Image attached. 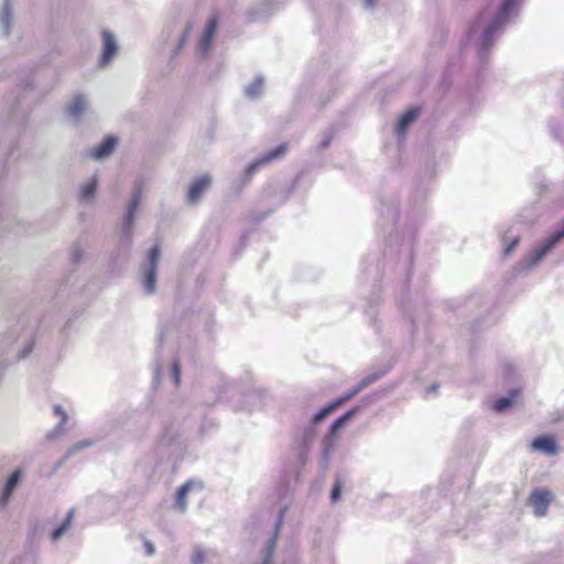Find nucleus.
<instances>
[{"mask_svg": "<svg viewBox=\"0 0 564 564\" xmlns=\"http://www.w3.org/2000/svg\"><path fill=\"white\" fill-rule=\"evenodd\" d=\"M12 10L10 0H3L0 9V28L4 35H8L11 30Z\"/></svg>", "mask_w": 564, "mask_h": 564, "instance_id": "nucleus-16", "label": "nucleus"}, {"mask_svg": "<svg viewBox=\"0 0 564 564\" xmlns=\"http://www.w3.org/2000/svg\"><path fill=\"white\" fill-rule=\"evenodd\" d=\"M188 37H186V35H183L181 36L175 50H174V54H176L185 44V42L187 41Z\"/></svg>", "mask_w": 564, "mask_h": 564, "instance_id": "nucleus-35", "label": "nucleus"}, {"mask_svg": "<svg viewBox=\"0 0 564 564\" xmlns=\"http://www.w3.org/2000/svg\"><path fill=\"white\" fill-rule=\"evenodd\" d=\"M25 471L22 468L13 470L4 482L2 494L0 496V507H3L9 501L13 491L19 487L24 478Z\"/></svg>", "mask_w": 564, "mask_h": 564, "instance_id": "nucleus-9", "label": "nucleus"}, {"mask_svg": "<svg viewBox=\"0 0 564 564\" xmlns=\"http://www.w3.org/2000/svg\"><path fill=\"white\" fill-rule=\"evenodd\" d=\"M160 259L161 249L159 246H154L149 250L145 260L140 267V283L148 295H152L156 291L158 267Z\"/></svg>", "mask_w": 564, "mask_h": 564, "instance_id": "nucleus-3", "label": "nucleus"}, {"mask_svg": "<svg viewBox=\"0 0 564 564\" xmlns=\"http://www.w3.org/2000/svg\"><path fill=\"white\" fill-rule=\"evenodd\" d=\"M381 377L380 373H372V375H369L367 377H365L358 384H357V388L362 391L365 388H367L368 386L372 384L373 382H376L377 380H379V378Z\"/></svg>", "mask_w": 564, "mask_h": 564, "instance_id": "nucleus-25", "label": "nucleus"}, {"mask_svg": "<svg viewBox=\"0 0 564 564\" xmlns=\"http://www.w3.org/2000/svg\"><path fill=\"white\" fill-rule=\"evenodd\" d=\"M330 448H332V442L330 441H326L325 442V447H324V464H325V466L328 463Z\"/></svg>", "mask_w": 564, "mask_h": 564, "instance_id": "nucleus-32", "label": "nucleus"}, {"mask_svg": "<svg viewBox=\"0 0 564 564\" xmlns=\"http://www.w3.org/2000/svg\"><path fill=\"white\" fill-rule=\"evenodd\" d=\"M117 145L115 137H107L98 147L89 151V155L95 160H104L108 158Z\"/></svg>", "mask_w": 564, "mask_h": 564, "instance_id": "nucleus-13", "label": "nucleus"}, {"mask_svg": "<svg viewBox=\"0 0 564 564\" xmlns=\"http://www.w3.org/2000/svg\"><path fill=\"white\" fill-rule=\"evenodd\" d=\"M119 52V44L113 35L108 30L101 32V55L99 58V66L101 68L107 67L111 64Z\"/></svg>", "mask_w": 564, "mask_h": 564, "instance_id": "nucleus-6", "label": "nucleus"}, {"mask_svg": "<svg viewBox=\"0 0 564 564\" xmlns=\"http://www.w3.org/2000/svg\"><path fill=\"white\" fill-rule=\"evenodd\" d=\"M53 411L56 415L61 416V421L59 423L54 427L53 431H51L48 434H47V437L48 438H54L56 436H58L59 434L63 433V429H64V425L66 424L67 422V413L64 411V409L62 408V405L59 404H56L54 405L53 408Z\"/></svg>", "mask_w": 564, "mask_h": 564, "instance_id": "nucleus-20", "label": "nucleus"}, {"mask_svg": "<svg viewBox=\"0 0 564 564\" xmlns=\"http://www.w3.org/2000/svg\"><path fill=\"white\" fill-rule=\"evenodd\" d=\"M359 392H360V390L356 386L354 389H351L345 395H343L339 399H337L336 401H334V404H336V406L338 408L339 405L344 404L345 402H347L350 399H352L354 397H356Z\"/></svg>", "mask_w": 564, "mask_h": 564, "instance_id": "nucleus-27", "label": "nucleus"}, {"mask_svg": "<svg viewBox=\"0 0 564 564\" xmlns=\"http://www.w3.org/2000/svg\"><path fill=\"white\" fill-rule=\"evenodd\" d=\"M88 101L84 95H76L66 106L65 113L73 120L78 121L87 109Z\"/></svg>", "mask_w": 564, "mask_h": 564, "instance_id": "nucleus-10", "label": "nucleus"}, {"mask_svg": "<svg viewBox=\"0 0 564 564\" xmlns=\"http://www.w3.org/2000/svg\"><path fill=\"white\" fill-rule=\"evenodd\" d=\"M210 183L212 178L208 175H202L194 180L187 193V200L189 203L198 202L204 192L209 187Z\"/></svg>", "mask_w": 564, "mask_h": 564, "instance_id": "nucleus-12", "label": "nucleus"}, {"mask_svg": "<svg viewBox=\"0 0 564 564\" xmlns=\"http://www.w3.org/2000/svg\"><path fill=\"white\" fill-rule=\"evenodd\" d=\"M552 500V495L546 490L535 489L532 491L529 502L536 517H544Z\"/></svg>", "mask_w": 564, "mask_h": 564, "instance_id": "nucleus-8", "label": "nucleus"}, {"mask_svg": "<svg viewBox=\"0 0 564 564\" xmlns=\"http://www.w3.org/2000/svg\"><path fill=\"white\" fill-rule=\"evenodd\" d=\"M143 182L138 180L133 183L132 195L127 203L126 212L120 221V239L129 242L133 235V228L137 219L138 209L142 200Z\"/></svg>", "mask_w": 564, "mask_h": 564, "instance_id": "nucleus-2", "label": "nucleus"}, {"mask_svg": "<svg viewBox=\"0 0 564 564\" xmlns=\"http://www.w3.org/2000/svg\"><path fill=\"white\" fill-rule=\"evenodd\" d=\"M534 452H540L545 455L552 456L558 453V446L555 440L551 436H540L534 438L530 445Z\"/></svg>", "mask_w": 564, "mask_h": 564, "instance_id": "nucleus-11", "label": "nucleus"}, {"mask_svg": "<svg viewBox=\"0 0 564 564\" xmlns=\"http://www.w3.org/2000/svg\"><path fill=\"white\" fill-rule=\"evenodd\" d=\"M217 25V20L215 18L207 22L197 45V55L199 58H206L209 55L212 41L216 34Z\"/></svg>", "mask_w": 564, "mask_h": 564, "instance_id": "nucleus-7", "label": "nucleus"}, {"mask_svg": "<svg viewBox=\"0 0 564 564\" xmlns=\"http://www.w3.org/2000/svg\"><path fill=\"white\" fill-rule=\"evenodd\" d=\"M520 2L521 0H505L494 15L484 11L477 17L469 30V34L471 35L478 30H482L479 41V54L481 57L492 46L508 20L518 13Z\"/></svg>", "mask_w": 564, "mask_h": 564, "instance_id": "nucleus-1", "label": "nucleus"}, {"mask_svg": "<svg viewBox=\"0 0 564 564\" xmlns=\"http://www.w3.org/2000/svg\"><path fill=\"white\" fill-rule=\"evenodd\" d=\"M93 442L90 440L80 441L76 444H74L67 452V456L73 455L88 446H90Z\"/></svg>", "mask_w": 564, "mask_h": 564, "instance_id": "nucleus-28", "label": "nucleus"}, {"mask_svg": "<svg viewBox=\"0 0 564 564\" xmlns=\"http://www.w3.org/2000/svg\"><path fill=\"white\" fill-rule=\"evenodd\" d=\"M364 6L367 9H372L376 6V0H364Z\"/></svg>", "mask_w": 564, "mask_h": 564, "instance_id": "nucleus-39", "label": "nucleus"}, {"mask_svg": "<svg viewBox=\"0 0 564 564\" xmlns=\"http://www.w3.org/2000/svg\"><path fill=\"white\" fill-rule=\"evenodd\" d=\"M275 545H276V534L268 541L265 550L262 552L261 564H271Z\"/></svg>", "mask_w": 564, "mask_h": 564, "instance_id": "nucleus-23", "label": "nucleus"}, {"mask_svg": "<svg viewBox=\"0 0 564 564\" xmlns=\"http://www.w3.org/2000/svg\"><path fill=\"white\" fill-rule=\"evenodd\" d=\"M518 243H519V239H518V238L513 239V240H512V241H511V242L506 247V249H505V253H506V254H509V253L513 250V248H516V246H517Z\"/></svg>", "mask_w": 564, "mask_h": 564, "instance_id": "nucleus-34", "label": "nucleus"}, {"mask_svg": "<svg viewBox=\"0 0 564 564\" xmlns=\"http://www.w3.org/2000/svg\"><path fill=\"white\" fill-rule=\"evenodd\" d=\"M419 117L417 109L408 110L399 120L397 126V133L399 137L405 133L406 129L413 123Z\"/></svg>", "mask_w": 564, "mask_h": 564, "instance_id": "nucleus-17", "label": "nucleus"}, {"mask_svg": "<svg viewBox=\"0 0 564 564\" xmlns=\"http://www.w3.org/2000/svg\"><path fill=\"white\" fill-rule=\"evenodd\" d=\"M98 186V176L91 175L79 187V199L86 203L94 200Z\"/></svg>", "mask_w": 564, "mask_h": 564, "instance_id": "nucleus-14", "label": "nucleus"}, {"mask_svg": "<svg viewBox=\"0 0 564 564\" xmlns=\"http://www.w3.org/2000/svg\"><path fill=\"white\" fill-rule=\"evenodd\" d=\"M170 372L174 383L177 386L180 383V364L177 361H173Z\"/></svg>", "mask_w": 564, "mask_h": 564, "instance_id": "nucleus-31", "label": "nucleus"}, {"mask_svg": "<svg viewBox=\"0 0 564 564\" xmlns=\"http://www.w3.org/2000/svg\"><path fill=\"white\" fill-rule=\"evenodd\" d=\"M359 411V408L356 406L349 411H347L345 414L336 419L332 426H330V437H334L338 431H340L352 417L354 415Z\"/></svg>", "mask_w": 564, "mask_h": 564, "instance_id": "nucleus-18", "label": "nucleus"}, {"mask_svg": "<svg viewBox=\"0 0 564 564\" xmlns=\"http://www.w3.org/2000/svg\"><path fill=\"white\" fill-rule=\"evenodd\" d=\"M161 375H162V370H161L160 368H158V369L155 370V377H156V378H160V377H161Z\"/></svg>", "mask_w": 564, "mask_h": 564, "instance_id": "nucleus-40", "label": "nucleus"}, {"mask_svg": "<svg viewBox=\"0 0 564 564\" xmlns=\"http://www.w3.org/2000/svg\"><path fill=\"white\" fill-rule=\"evenodd\" d=\"M193 29H194V24H193L191 21H188V22L186 23V25H185V29H184L183 35H186V37H188V36H189V34L192 33Z\"/></svg>", "mask_w": 564, "mask_h": 564, "instance_id": "nucleus-36", "label": "nucleus"}, {"mask_svg": "<svg viewBox=\"0 0 564 564\" xmlns=\"http://www.w3.org/2000/svg\"><path fill=\"white\" fill-rule=\"evenodd\" d=\"M337 409L336 404L330 403L327 406L323 408L321 411H318L316 414H314L311 419V422L313 424H317L322 422L327 415H329L332 412H334Z\"/></svg>", "mask_w": 564, "mask_h": 564, "instance_id": "nucleus-24", "label": "nucleus"}, {"mask_svg": "<svg viewBox=\"0 0 564 564\" xmlns=\"http://www.w3.org/2000/svg\"><path fill=\"white\" fill-rule=\"evenodd\" d=\"M195 487L199 489L202 488L200 484L188 480L177 489L175 495V505L182 512H185L187 509V494Z\"/></svg>", "mask_w": 564, "mask_h": 564, "instance_id": "nucleus-15", "label": "nucleus"}, {"mask_svg": "<svg viewBox=\"0 0 564 564\" xmlns=\"http://www.w3.org/2000/svg\"><path fill=\"white\" fill-rule=\"evenodd\" d=\"M288 145L282 143L269 152L257 158L252 163L248 164L242 174V182L247 183L249 180L264 165L272 161L280 160L285 155Z\"/></svg>", "mask_w": 564, "mask_h": 564, "instance_id": "nucleus-5", "label": "nucleus"}, {"mask_svg": "<svg viewBox=\"0 0 564 564\" xmlns=\"http://www.w3.org/2000/svg\"><path fill=\"white\" fill-rule=\"evenodd\" d=\"M73 518H74V510L72 509V510L68 511L67 517L63 521V523L52 532V539L54 541H57L58 539H61L65 534V532L70 527Z\"/></svg>", "mask_w": 564, "mask_h": 564, "instance_id": "nucleus-22", "label": "nucleus"}, {"mask_svg": "<svg viewBox=\"0 0 564 564\" xmlns=\"http://www.w3.org/2000/svg\"><path fill=\"white\" fill-rule=\"evenodd\" d=\"M145 550L148 555H153L155 551L154 545L150 542H145Z\"/></svg>", "mask_w": 564, "mask_h": 564, "instance_id": "nucleus-38", "label": "nucleus"}, {"mask_svg": "<svg viewBox=\"0 0 564 564\" xmlns=\"http://www.w3.org/2000/svg\"><path fill=\"white\" fill-rule=\"evenodd\" d=\"M564 238V228L552 234L542 245H540L531 254L522 260L521 265L524 270H531L538 265L547 253Z\"/></svg>", "mask_w": 564, "mask_h": 564, "instance_id": "nucleus-4", "label": "nucleus"}, {"mask_svg": "<svg viewBox=\"0 0 564 564\" xmlns=\"http://www.w3.org/2000/svg\"><path fill=\"white\" fill-rule=\"evenodd\" d=\"M517 397H518V391H512L509 393V395L498 399L494 403L492 409L496 412H505L516 402Z\"/></svg>", "mask_w": 564, "mask_h": 564, "instance_id": "nucleus-21", "label": "nucleus"}, {"mask_svg": "<svg viewBox=\"0 0 564 564\" xmlns=\"http://www.w3.org/2000/svg\"><path fill=\"white\" fill-rule=\"evenodd\" d=\"M206 557V552L199 547L196 546L192 554V563L193 564H203Z\"/></svg>", "mask_w": 564, "mask_h": 564, "instance_id": "nucleus-26", "label": "nucleus"}, {"mask_svg": "<svg viewBox=\"0 0 564 564\" xmlns=\"http://www.w3.org/2000/svg\"><path fill=\"white\" fill-rule=\"evenodd\" d=\"M264 78L258 75L254 80L245 88V95L249 99H256L261 96L263 89Z\"/></svg>", "mask_w": 564, "mask_h": 564, "instance_id": "nucleus-19", "label": "nucleus"}, {"mask_svg": "<svg viewBox=\"0 0 564 564\" xmlns=\"http://www.w3.org/2000/svg\"><path fill=\"white\" fill-rule=\"evenodd\" d=\"M436 388H437V386H435V384H434V386H432V387H431V390H432V391H435V390H436Z\"/></svg>", "mask_w": 564, "mask_h": 564, "instance_id": "nucleus-41", "label": "nucleus"}, {"mask_svg": "<svg viewBox=\"0 0 564 564\" xmlns=\"http://www.w3.org/2000/svg\"><path fill=\"white\" fill-rule=\"evenodd\" d=\"M330 140H332V135H330V134H325V139H324V140H323V142L321 143L319 149H321V150L326 149V148L329 145Z\"/></svg>", "mask_w": 564, "mask_h": 564, "instance_id": "nucleus-37", "label": "nucleus"}, {"mask_svg": "<svg viewBox=\"0 0 564 564\" xmlns=\"http://www.w3.org/2000/svg\"><path fill=\"white\" fill-rule=\"evenodd\" d=\"M341 489H343V485L340 482L339 479L336 480L333 489H332V492H330V500L333 502L337 501L341 495Z\"/></svg>", "mask_w": 564, "mask_h": 564, "instance_id": "nucleus-30", "label": "nucleus"}, {"mask_svg": "<svg viewBox=\"0 0 564 564\" xmlns=\"http://www.w3.org/2000/svg\"><path fill=\"white\" fill-rule=\"evenodd\" d=\"M32 348H33V345L32 344H28L22 350L21 352L19 354V358H25L30 355V352L32 351Z\"/></svg>", "mask_w": 564, "mask_h": 564, "instance_id": "nucleus-33", "label": "nucleus"}, {"mask_svg": "<svg viewBox=\"0 0 564 564\" xmlns=\"http://www.w3.org/2000/svg\"><path fill=\"white\" fill-rule=\"evenodd\" d=\"M83 257H84L83 248L79 245L73 246L72 251H70L72 261L74 263H78L82 261Z\"/></svg>", "mask_w": 564, "mask_h": 564, "instance_id": "nucleus-29", "label": "nucleus"}]
</instances>
